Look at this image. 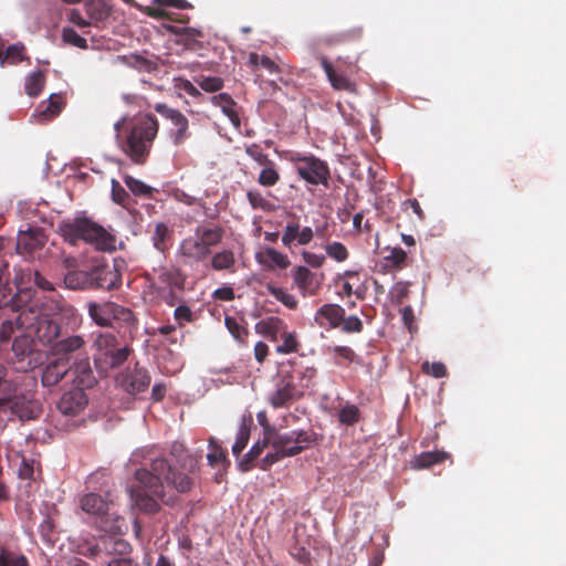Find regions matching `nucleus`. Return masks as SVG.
<instances>
[{
  "mask_svg": "<svg viewBox=\"0 0 566 566\" xmlns=\"http://www.w3.org/2000/svg\"><path fill=\"white\" fill-rule=\"evenodd\" d=\"M421 369L424 374L430 375L434 378H442L447 375V367L443 363L440 361H424L421 366Z\"/></svg>",
  "mask_w": 566,
  "mask_h": 566,
  "instance_id": "64",
  "label": "nucleus"
},
{
  "mask_svg": "<svg viewBox=\"0 0 566 566\" xmlns=\"http://www.w3.org/2000/svg\"><path fill=\"white\" fill-rule=\"evenodd\" d=\"M94 346L97 350L96 360H103L117 346V338L112 333H99Z\"/></svg>",
  "mask_w": 566,
  "mask_h": 566,
  "instance_id": "36",
  "label": "nucleus"
},
{
  "mask_svg": "<svg viewBox=\"0 0 566 566\" xmlns=\"http://www.w3.org/2000/svg\"><path fill=\"white\" fill-rule=\"evenodd\" d=\"M112 199L123 207H126L130 199L128 192L116 179L112 180Z\"/></svg>",
  "mask_w": 566,
  "mask_h": 566,
  "instance_id": "63",
  "label": "nucleus"
},
{
  "mask_svg": "<svg viewBox=\"0 0 566 566\" xmlns=\"http://www.w3.org/2000/svg\"><path fill=\"white\" fill-rule=\"evenodd\" d=\"M69 376L71 377L75 388H91L95 385L96 378L91 368L87 356L81 357L72 366H70Z\"/></svg>",
  "mask_w": 566,
  "mask_h": 566,
  "instance_id": "22",
  "label": "nucleus"
},
{
  "mask_svg": "<svg viewBox=\"0 0 566 566\" xmlns=\"http://www.w3.org/2000/svg\"><path fill=\"white\" fill-rule=\"evenodd\" d=\"M45 82H46V78H45V73L43 71L38 70V71L30 73L27 76L25 83H24L25 93L30 97H35V96L40 95L45 86Z\"/></svg>",
  "mask_w": 566,
  "mask_h": 566,
  "instance_id": "37",
  "label": "nucleus"
},
{
  "mask_svg": "<svg viewBox=\"0 0 566 566\" xmlns=\"http://www.w3.org/2000/svg\"><path fill=\"white\" fill-rule=\"evenodd\" d=\"M448 458L444 451H427L418 454L412 460V467L416 469H428L434 464L443 462Z\"/></svg>",
  "mask_w": 566,
  "mask_h": 566,
  "instance_id": "35",
  "label": "nucleus"
},
{
  "mask_svg": "<svg viewBox=\"0 0 566 566\" xmlns=\"http://www.w3.org/2000/svg\"><path fill=\"white\" fill-rule=\"evenodd\" d=\"M295 436V444L292 448L287 449L285 454L295 457L302 453L304 450L308 449L311 446L316 444L319 440L318 434L312 430H294Z\"/></svg>",
  "mask_w": 566,
  "mask_h": 566,
  "instance_id": "26",
  "label": "nucleus"
},
{
  "mask_svg": "<svg viewBox=\"0 0 566 566\" xmlns=\"http://www.w3.org/2000/svg\"><path fill=\"white\" fill-rule=\"evenodd\" d=\"M197 83L201 90L209 93L218 92L223 87V80L219 76L202 77Z\"/></svg>",
  "mask_w": 566,
  "mask_h": 566,
  "instance_id": "62",
  "label": "nucleus"
},
{
  "mask_svg": "<svg viewBox=\"0 0 566 566\" xmlns=\"http://www.w3.org/2000/svg\"><path fill=\"white\" fill-rule=\"evenodd\" d=\"M264 255L266 258L263 261L269 268L276 266L279 269L285 270L290 266L291 262L289 256L274 248H265Z\"/></svg>",
  "mask_w": 566,
  "mask_h": 566,
  "instance_id": "45",
  "label": "nucleus"
},
{
  "mask_svg": "<svg viewBox=\"0 0 566 566\" xmlns=\"http://www.w3.org/2000/svg\"><path fill=\"white\" fill-rule=\"evenodd\" d=\"M130 354V349L127 346L115 347L111 354L104 357L103 361L111 368H116L123 365Z\"/></svg>",
  "mask_w": 566,
  "mask_h": 566,
  "instance_id": "49",
  "label": "nucleus"
},
{
  "mask_svg": "<svg viewBox=\"0 0 566 566\" xmlns=\"http://www.w3.org/2000/svg\"><path fill=\"white\" fill-rule=\"evenodd\" d=\"M145 276L150 287L166 304L175 306L181 301L187 276L179 268H154Z\"/></svg>",
  "mask_w": 566,
  "mask_h": 566,
  "instance_id": "6",
  "label": "nucleus"
},
{
  "mask_svg": "<svg viewBox=\"0 0 566 566\" xmlns=\"http://www.w3.org/2000/svg\"><path fill=\"white\" fill-rule=\"evenodd\" d=\"M114 129L122 151L134 164L144 165L159 130L158 119L153 114H139L130 119L122 117Z\"/></svg>",
  "mask_w": 566,
  "mask_h": 566,
  "instance_id": "2",
  "label": "nucleus"
},
{
  "mask_svg": "<svg viewBox=\"0 0 566 566\" xmlns=\"http://www.w3.org/2000/svg\"><path fill=\"white\" fill-rule=\"evenodd\" d=\"M223 235L224 229L220 224L197 226L193 234L184 238L177 248L179 263L189 268L203 263L212 254V249L221 243Z\"/></svg>",
  "mask_w": 566,
  "mask_h": 566,
  "instance_id": "4",
  "label": "nucleus"
},
{
  "mask_svg": "<svg viewBox=\"0 0 566 566\" xmlns=\"http://www.w3.org/2000/svg\"><path fill=\"white\" fill-rule=\"evenodd\" d=\"M324 249L326 254L336 262H344L349 258V252L342 242H327Z\"/></svg>",
  "mask_w": 566,
  "mask_h": 566,
  "instance_id": "50",
  "label": "nucleus"
},
{
  "mask_svg": "<svg viewBox=\"0 0 566 566\" xmlns=\"http://www.w3.org/2000/svg\"><path fill=\"white\" fill-rule=\"evenodd\" d=\"M90 18L94 21H103L109 15V10L102 1L88 3L86 6Z\"/></svg>",
  "mask_w": 566,
  "mask_h": 566,
  "instance_id": "59",
  "label": "nucleus"
},
{
  "mask_svg": "<svg viewBox=\"0 0 566 566\" xmlns=\"http://www.w3.org/2000/svg\"><path fill=\"white\" fill-rule=\"evenodd\" d=\"M81 509L87 514L102 516L108 511V502L99 494L88 493L81 499Z\"/></svg>",
  "mask_w": 566,
  "mask_h": 566,
  "instance_id": "31",
  "label": "nucleus"
},
{
  "mask_svg": "<svg viewBox=\"0 0 566 566\" xmlns=\"http://www.w3.org/2000/svg\"><path fill=\"white\" fill-rule=\"evenodd\" d=\"M12 357L10 358L15 368L21 371L32 369L36 360V352L33 348V339L30 334H21L14 337L11 346Z\"/></svg>",
  "mask_w": 566,
  "mask_h": 566,
  "instance_id": "13",
  "label": "nucleus"
},
{
  "mask_svg": "<svg viewBox=\"0 0 566 566\" xmlns=\"http://www.w3.org/2000/svg\"><path fill=\"white\" fill-rule=\"evenodd\" d=\"M56 232L71 245H77L80 241H83L99 251L115 250L116 238L86 217L61 221Z\"/></svg>",
  "mask_w": 566,
  "mask_h": 566,
  "instance_id": "5",
  "label": "nucleus"
},
{
  "mask_svg": "<svg viewBox=\"0 0 566 566\" xmlns=\"http://www.w3.org/2000/svg\"><path fill=\"white\" fill-rule=\"evenodd\" d=\"M409 282L400 281L394 284L388 293L390 301L396 305H401L409 296Z\"/></svg>",
  "mask_w": 566,
  "mask_h": 566,
  "instance_id": "51",
  "label": "nucleus"
},
{
  "mask_svg": "<svg viewBox=\"0 0 566 566\" xmlns=\"http://www.w3.org/2000/svg\"><path fill=\"white\" fill-rule=\"evenodd\" d=\"M87 312L92 321L101 327L123 328L132 333L138 326L134 312L113 301L90 302Z\"/></svg>",
  "mask_w": 566,
  "mask_h": 566,
  "instance_id": "7",
  "label": "nucleus"
},
{
  "mask_svg": "<svg viewBox=\"0 0 566 566\" xmlns=\"http://www.w3.org/2000/svg\"><path fill=\"white\" fill-rule=\"evenodd\" d=\"M286 327L284 321L277 316H270L255 324L258 334L266 337L271 342H276L281 332Z\"/></svg>",
  "mask_w": 566,
  "mask_h": 566,
  "instance_id": "25",
  "label": "nucleus"
},
{
  "mask_svg": "<svg viewBox=\"0 0 566 566\" xmlns=\"http://www.w3.org/2000/svg\"><path fill=\"white\" fill-rule=\"evenodd\" d=\"M291 275L293 284L303 297L315 296L321 290V282L317 280L316 274L306 266H295Z\"/></svg>",
  "mask_w": 566,
  "mask_h": 566,
  "instance_id": "18",
  "label": "nucleus"
},
{
  "mask_svg": "<svg viewBox=\"0 0 566 566\" xmlns=\"http://www.w3.org/2000/svg\"><path fill=\"white\" fill-rule=\"evenodd\" d=\"M119 386L130 395H137L148 389L150 376L143 368H135L118 377Z\"/></svg>",
  "mask_w": 566,
  "mask_h": 566,
  "instance_id": "20",
  "label": "nucleus"
},
{
  "mask_svg": "<svg viewBox=\"0 0 566 566\" xmlns=\"http://www.w3.org/2000/svg\"><path fill=\"white\" fill-rule=\"evenodd\" d=\"M245 154L262 167L271 164L272 161L268 154L263 153L261 146L258 144L248 145L245 147Z\"/></svg>",
  "mask_w": 566,
  "mask_h": 566,
  "instance_id": "60",
  "label": "nucleus"
},
{
  "mask_svg": "<svg viewBox=\"0 0 566 566\" xmlns=\"http://www.w3.org/2000/svg\"><path fill=\"white\" fill-rule=\"evenodd\" d=\"M282 343L276 346V353L279 354H291L298 350L300 344L294 333H291L284 327L280 334Z\"/></svg>",
  "mask_w": 566,
  "mask_h": 566,
  "instance_id": "46",
  "label": "nucleus"
},
{
  "mask_svg": "<svg viewBox=\"0 0 566 566\" xmlns=\"http://www.w3.org/2000/svg\"><path fill=\"white\" fill-rule=\"evenodd\" d=\"M166 29L171 34L178 36L177 43L185 45L187 49L193 50L197 44V39L203 36V32L195 28H180L176 25H167Z\"/></svg>",
  "mask_w": 566,
  "mask_h": 566,
  "instance_id": "28",
  "label": "nucleus"
},
{
  "mask_svg": "<svg viewBox=\"0 0 566 566\" xmlns=\"http://www.w3.org/2000/svg\"><path fill=\"white\" fill-rule=\"evenodd\" d=\"M319 61L321 66L326 73V76L334 90L346 91L348 93L357 92L355 82H353L346 74L337 72L327 57L322 56Z\"/></svg>",
  "mask_w": 566,
  "mask_h": 566,
  "instance_id": "23",
  "label": "nucleus"
},
{
  "mask_svg": "<svg viewBox=\"0 0 566 566\" xmlns=\"http://www.w3.org/2000/svg\"><path fill=\"white\" fill-rule=\"evenodd\" d=\"M51 353L67 363L72 358L77 360L81 356H87L86 340L83 335L63 332L59 339L53 343Z\"/></svg>",
  "mask_w": 566,
  "mask_h": 566,
  "instance_id": "11",
  "label": "nucleus"
},
{
  "mask_svg": "<svg viewBox=\"0 0 566 566\" xmlns=\"http://www.w3.org/2000/svg\"><path fill=\"white\" fill-rule=\"evenodd\" d=\"M130 60V64L139 72L153 73L158 70V64L155 60L147 59L143 55H132Z\"/></svg>",
  "mask_w": 566,
  "mask_h": 566,
  "instance_id": "56",
  "label": "nucleus"
},
{
  "mask_svg": "<svg viewBox=\"0 0 566 566\" xmlns=\"http://www.w3.org/2000/svg\"><path fill=\"white\" fill-rule=\"evenodd\" d=\"M18 291L20 289H24L22 285L29 284L33 282L39 289L43 291H52L53 284L45 279L39 271L36 270H22L20 274L15 276Z\"/></svg>",
  "mask_w": 566,
  "mask_h": 566,
  "instance_id": "29",
  "label": "nucleus"
},
{
  "mask_svg": "<svg viewBox=\"0 0 566 566\" xmlns=\"http://www.w3.org/2000/svg\"><path fill=\"white\" fill-rule=\"evenodd\" d=\"M209 449L210 451L207 454V460L211 467H217L219 464H230L229 460L227 459V451L222 449V447L214 438L209 439Z\"/></svg>",
  "mask_w": 566,
  "mask_h": 566,
  "instance_id": "40",
  "label": "nucleus"
},
{
  "mask_svg": "<svg viewBox=\"0 0 566 566\" xmlns=\"http://www.w3.org/2000/svg\"><path fill=\"white\" fill-rule=\"evenodd\" d=\"M125 185L127 188L135 195L142 197H150L153 193L151 187L144 184L142 180L136 179L132 176H126L124 178Z\"/></svg>",
  "mask_w": 566,
  "mask_h": 566,
  "instance_id": "53",
  "label": "nucleus"
},
{
  "mask_svg": "<svg viewBox=\"0 0 566 566\" xmlns=\"http://www.w3.org/2000/svg\"><path fill=\"white\" fill-rule=\"evenodd\" d=\"M266 290L270 295H272L276 301L281 302L289 310L297 308L298 301L293 294L287 292L285 289L275 286L273 284H268Z\"/></svg>",
  "mask_w": 566,
  "mask_h": 566,
  "instance_id": "38",
  "label": "nucleus"
},
{
  "mask_svg": "<svg viewBox=\"0 0 566 566\" xmlns=\"http://www.w3.org/2000/svg\"><path fill=\"white\" fill-rule=\"evenodd\" d=\"M15 308H21L17 322L24 326V331L33 332L43 344L53 347V343L63 333L61 326L43 312L42 302L34 296L32 289H20L11 300Z\"/></svg>",
  "mask_w": 566,
  "mask_h": 566,
  "instance_id": "3",
  "label": "nucleus"
},
{
  "mask_svg": "<svg viewBox=\"0 0 566 566\" xmlns=\"http://www.w3.org/2000/svg\"><path fill=\"white\" fill-rule=\"evenodd\" d=\"M269 434L271 436L272 439L273 449L284 451L286 449L292 448V446L295 444L294 431L280 433L275 429L269 428Z\"/></svg>",
  "mask_w": 566,
  "mask_h": 566,
  "instance_id": "42",
  "label": "nucleus"
},
{
  "mask_svg": "<svg viewBox=\"0 0 566 566\" xmlns=\"http://www.w3.org/2000/svg\"><path fill=\"white\" fill-rule=\"evenodd\" d=\"M90 270H70L64 275V284L70 290L92 289V277Z\"/></svg>",
  "mask_w": 566,
  "mask_h": 566,
  "instance_id": "30",
  "label": "nucleus"
},
{
  "mask_svg": "<svg viewBox=\"0 0 566 566\" xmlns=\"http://www.w3.org/2000/svg\"><path fill=\"white\" fill-rule=\"evenodd\" d=\"M363 36V28L354 27L348 30L329 35L326 39L328 44H343L360 40Z\"/></svg>",
  "mask_w": 566,
  "mask_h": 566,
  "instance_id": "39",
  "label": "nucleus"
},
{
  "mask_svg": "<svg viewBox=\"0 0 566 566\" xmlns=\"http://www.w3.org/2000/svg\"><path fill=\"white\" fill-rule=\"evenodd\" d=\"M70 364L65 360L57 358L51 361L42 373V384L45 387L55 386L65 376H69Z\"/></svg>",
  "mask_w": 566,
  "mask_h": 566,
  "instance_id": "24",
  "label": "nucleus"
},
{
  "mask_svg": "<svg viewBox=\"0 0 566 566\" xmlns=\"http://www.w3.org/2000/svg\"><path fill=\"white\" fill-rule=\"evenodd\" d=\"M28 59L25 56V48L22 43H14L4 50L2 66L17 65Z\"/></svg>",
  "mask_w": 566,
  "mask_h": 566,
  "instance_id": "41",
  "label": "nucleus"
},
{
  "mask_svg": "<svg viewBox=\"0 0 566 566\" xmlns=\"http://www.w3.org/2000/svg\"><path fill=\"white\" fill-rule=\"evenodd\" d=\"M360 418V410L355 405L346 403L338 411V421L345 426H354L359 422Z\"/></svg>",
  "mask_w": 566,
  "mask_h": 566,
  "instance_id": "47",
  "label": "nucleus"
},
{
  "mask_svg": "<svg viewBox=\"0 0 566 566\" xmlns=\"http://www.w3.org/2000/svg\"><path fill=\"white\" fill-rule=\"evenodd\" d=\"M7 398L8 400L0 410H6L8 406L11 413L23 422L38 419L43 411L41 402L31 392L13 396L11 394Z\"/></svg>",
  "mask_w": 566,
  "mask_h": 566,
  "instance_id": "10",
  "label": "nucleus"
},
{
  "mask_svg": "<svg viewBox=\"0 0 566 566\" xmlns=\"http://www.w3.org/2000/svg\"><path fill=\"white\" fill-rule=\"evenodd\" d=\"M295 376V380L297 379V386L301 390L304 391L305 388L310 387L313 384L314 378L316 377V369L313 367H306L303 370H297L292 373Z\"/></svg>",
  "mask_w": 566,
  "mask_h": 566,
  "instance_id": "57",
  "label": "nucleus"
},
{
  "mask_svg": "<svg viewBox=\"0 0 566 566\" xmlns=\"http://www.w3.org/2000/svg\"><path fill=\"white\" fill-rule=\"evenodd\" d=\"M46 235L41 228H30L27 231H19L17 238V252L22 255H32L42 250L46 243Z\"/></svg>",
  "mask_w": 566,
  "mask_h": 566,
  "instance_id": "17",
  "label": "nucleus"
},
{
  "mask_svg": "<svg viewBox=\"0 0 566 566\" xmlns=\"http://www.w3.org/2000/svg\"><path fill=\"white\" fill-rule=\"evenodd\" d=\"M39 463L33 458L22 457L21 464L18 470L20 479L35 480V470Z\"/></svg>",
  "mask_w": 566,
  "mask_h": 566,
  "instance_id": "54",
  "label": "nucleus"
},
{
  "mask_svg": "<svg viewBox=\"0 0 566 566\" xmlns=\"http://www.w3.org/2000/svg\"><path fill=\"white\" fill-rule=\"evenodd\" d=\"M304 396V391L298 388L295 376L291 373H279L275 379V388L268 396V402L274 408L287 407Z\"/></svg>",
  "mask_w": 566,
  "mask_h": 566,
  "instance_id": "9",
  "label": "nucleus"
},
{
  "mask_svg": "<svg viewBox=\"0 0 566 566\" xmlns=\"http://www.w3.org/2000/svg\"><path fill=\"white\" fill-rule=\"evenodd\" d=\"M14 390L15 386L13 381L7 379L6 369L0 367V409L8 400L7 396L11 395Z\"/></svg>",
  "mask_w": 566,
  "mask_h": 566,
  "instance_id": "58",
  "label": "nucleus"
},
{
  "mask_svg": "<svg viewBox=\"0 0 566 566\" xmlns=\"http://www.w3.org/2000/svg\"><path fill=\"white\" fill-rule=\"evenodd\" d=\"M211 103L219 106L222 113L234 124H240V117L238 112L234 109L235 102L227 93H220L211 97Z\"/></svg>",
  "mask_w": 566,
  "mask_h": 566,
  "instance_id": "33",
  "label": "nucleus"
},
{
  "mask_svg": "<svg viewBox=\"0 0 566 566\" xmlns=\"http://www.w3.org/2000/svg\"><path fill=\"white\" fill-rule=\"evenodd\" d=\"M90 272L92 289L109 291L120 285L122 276L115 266H111L106 263H96L90 269Z\"/></svg>",
  "mask_w": 566,
  "mask_h": 566,
  "instance_id": "16",
  "label": "nucleus"
},
{
  "mask_svg": "<svg viewBox=\"0 0 566 566\" xmlns=\"http://www.w3.org/2000/svg\"><path fill=\"white\" fill-rule=\"evenodd\" d=\"M0 566H29L27 557L7 548H0Z\"/></svg>",
  "mask_w": 566,
  "mask_h": 566,
  "instance_id": "48",
  "label": "nucleus"
},
{
  "mask_svg": "<svg viewBox=\"0 0 566 566\" xmlns=\"http://www.w3.org/2000/svg\"><path fill=\"white\" fill-rule=\"evenodd\" d=\"M314 238V231L311 227L301 228L298 218L293 216L287 220L281 241L285 248H293L295 245H307Z\"/></svg>",
  "mask_w": 566,
  "mask_h": 566,
  "instance_id": "15",
  "label": "nucleus"
},
{
  "mask_svg": "<svg viewBox=\"0 0 566 566\" xmlns=\"http://www.w3.org/2000/svg\"><path fill=\"white\" fill-rule=\"evenodd\" d=\"M345 310L339 304L326 303L314 315V322L323 328H338L344 321Z\"/></svg>",
  "mask_w": 566,
  "mask_h": 566,
  "instance_id": "19",
  "label": "nucleus"
},
{
  "mask_svg": "<svg viewBox=\"0 0 566 566\" xmlns=\"http://www.w3.org/2000/svg\"><path fill=\"white\" fill-rule=\"evenodd\" d=\"M135 479L139 484L129 490L130 499L138 510L148 514L159 511L157 500L167 505L175 502L172 495L166 494L165 485L174 488L178 493H187L195 485L188 473L176 470L164 458L151 460L149 469L136 470Z\"/></svg>",
  "mask_w": 566,
  "mask_h": 566,
  "instance_id": "1",
  "label": "nucleus"
},
{
  "mask_svg": "<svg viewBox=\"0 0 566 566\" xmlns=\"http://www.w3.org/2000/svg\"><path fill=\"white\" fill-rule=\"evenodd\" d=\"M62 39L65 43L74 45L80 49L87 48V41L81 36L74 29L64 28L62 31Z\"/></svg>",
  "mask_w": 566,
  "mask_h": 566,
  "instance_id": "61",
  "label": "nucleus"
},
{
  "mask_svg": "<svg viewBox=\"0 0 566 566\" xmlns=\"http://www.w3.org/2000/svg\"><path fill=\"white\" fill-rule=\"evenodd\" d=\"M250 439V427L245 423H242L237 432L235 442L232 446V453L234 457H239L241 452L245 449Z\"/></svg>",
  "mask_w": 566,
  "mask_h": 566,
  "instance_id": "52",
  "label": "nucleus"
},
{
  "mask_svg": "<svg viewBox=\"0 0 566 566\" xmlns=\"http://www.w3.org/2000/svg\"><path fill=\"white\" fill-rule=\"evenodd\" d=\"M290 161L295 166L300 178L307 184L328 186L331 171L326 161L312 154L302 155L300 153L293 154L290 157Z\"/></svg>",
  "mask_w": 566,
  "mask_h": 566,
  "instance_id": "8",
  "label": "nucleus"
},
{
  "mask_svg": "<svg viewBox=\"0 0 566 566\" xmlns=\"http://www.w3.org/2000/svg\"><path fill=\"white\" fill-rule=\"evenodd\" d=\"M62 109V96L61 95H51L48 102H43L40 104L39 109L33 115L36 118V122L40 124H44L55 116L60 114Z\"/></svg>",
  "mask_w": 566,
  "mask_h": 566,
  "instance_id": "27",
  "label": "nucleus"
},
{
  "mask_svg": "<svg viewBox=\"0 0 566 566\" xmlns=\"http://www.w3.org/2000/svg\"><path fill=\"white\" fill-rule=\"evenodd\" d=\"M386 260L397 270H401L408 265V255L399 247L392 248L386 256Z\"/></svg>",
  "mask_w": 566,
  "mask_h": 566,
  "instance_id": "55",
  "label": "nucleus"
},
{
  "mask_svg": "<svg viewBox=\"0 0 566 566\" xmlns=\"http://www.w3.org/2000/svg\"><path fill=\"white\" fill-rule=\"evenodd\" d=\"M171 237V230L164 222L155 224L154 232L151 234V242L154 248L160 253L165 254L169 249V239Z\"/></svg>",
  "mask_w": 566,
  "mask_h": 566,
  "instance_id": "34",
  "label": "nucleus"
},
{
  "mask_svg": "<svg viewBox=\"0 0 566 566\" xmlns=\"http://www.w3.org/2000/svg\"><path fill=\"white\" fill-rule=\"evenodd\" d=\"M280 178L277 166L272 160L271 164L263 166L259 174L258 182L263 187H273L280 181Z\"/></svg>",
  "mask_w": 566,
  "mask_h": 566,
  "instance_id": "43",
  "label": "nucleus"
},
{
  "mask_svg": "<svg viewBox=\"0 0 566 566\" xmlns=\"http://www.w3.org/2000/svg\"><path fill=\"white\" fill-rule=\"evenodd\" d=\"M224 325L237 342H239L242 345L247 343L249 329L244 325H242L235 317L226 316Z\"/></svg>",
  "mask_w": 566,
  "mask_h": 566,
  "instance_id": "44",
  "label": "nucleus"
},
{
  "mask_svg": "<svg viewBox=\"0 0 566 566\" xmlns=\"http://www.w3.org/2000/svg\"><path fill=\"white\" fill-rule=\"evenodd\" d=\"M88 402L82 388H73L64 392L57 402V409L65 416H76L83 411Z\"/></svg>",
  "mask_w": 566,
  "mask_h": 566,
  "instance_id": "21",
  "label": "nucleus"
},
{
  "mask_svg": "<svg viewBox=\"0 0 566 566\" xmlns=\"http://www.w3.org/2000/svg\"><path fill=\"white\" fill-rule=\"evenodd\" d=\"M154 108L176 127V129L170 133L175 146H180L190 138L191 134L189 132L188 118L180 111L171 108L164 103L156 104Z\"/></svg>",
  "mask_w": 566,
  "mask_h": 566,
  "instance_id": "14",
  "label": "nucleus"
},
{
  "mask_svg": "<svg viewBox=\"0 0 566 566\" xmlns=\"http://www.w3.org/2000/svg\"><path fill=\"white\" fill-rule=\"evenodd\" d=\"M210 256V264L214 271L235 272V256L232 250L223 249Z\"/></svg>",
  "mask_w": 566,
  "mask_h": 566,
  "instance_id": "32",
  "label": "nucleus"
},
{
  "mask_svg": "<svg viewBox=\"0 0 566 566\" xmlns=\"http://www.w3.org/2000/svg\"><path fill=\"white\" fill-rule=\"evenodd\" d=\"M4 292L6 289H0V344L8 343L15 331L24 329V326L17 322V316L21 313V308H15L12 305V297L7 298Z\"/></svg>",
  "mask_w": 566,
  "mask_h": 566,
  "instance_id": "12",
  "label": "nucleus"
}]
</instances>
